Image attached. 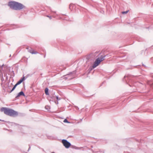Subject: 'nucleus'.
Masks as SVG:
<instances>
[{"mask_svg":"<svg viewBox=\"0 0 153 153\" xmlns=\"http://www.w3.org/2000/svg\"><path fill=\"white\" fill-rule=\"evenodd\" d=\"M8 5L10 8L16 10H20L25 7V6L21 3L14 1L9 2Z\"/></svg>","mask_w":153,"mask_h":153,"instance_id":"f257e3e1","label":"nucleus"},{"mask_svg":"<svg viewBox=\"0 0 153 153\" xmlns=\"http://www.w3.org/2000/svg\"><path fill=\"white\" fill-rule=\"evenodd\" d=\"M1 110L2 112L3 111L4 113L8 116L15 117L18 115V113L13 109L6 107H2Z\"/></svg>","mask_w":153,"mask_h":153,"instance_id":"f03ea898","label":"nucleus"},{"mask_svg":"<svg viewBox=\"0 0 153 153\" xmlns=\"http://www.w3.org/2000/svg\"><path fill=\"white\" fill-rule=\"evenodd\" d=\"M106 56H101L100 59H99V58H97L94 62V63L93 65V68H95L96 66H98L100 63L104 59V58Z\"/></svg>","mask_w":153,"mask_h":153,"instance_id":"7ed1b4c3","label":"nucleus"},{"mask_svg":"<svg viewBox=\"0 0 153 153\" xmlns=\"http://www.w3.org/2000/svg\"><path fill=\"white\" fill-rule=\"evenodd\" d=\"M62 143H63L64 146L66 148H68L71 146V143L68 141L67 140L63 139L62 140Z\"/></svg>","mask_w":153,"mask_h":153,"instance_id":"20e7f679","label":"nucleus"},{"mask_svg":"<svg viewBox=\"0 0 153 153\" xmlns=\"http://www.w3.org/2000/svg\"><path fill=\"white\" fill-rule=\"evenodd\" d=\"M75 73V72L74 71L72 72H71L70 74H69L66 75H65V76H67L65 77V79H68V80L71 79L73 78V77L71 76V75Z\"/></svg>","mask_w":153,"mask_h":153,"instance_id":"39448f33","label":"nucleus"},{"mask_svg":"<svg viewBox=\"0 0 153 153\" xmlns=\"http://www.w3.org/2000/svg\"><path fill=\"white\" fill-rule=\"evenodd\" d=\"M53 100H54L55 103L57 104L58 103V101L61 100V98L58 97V96H53L51 97Z\"/></svg>","mask_w":153,"mask_h":153,"instance_id":"423d86ee","label":"nucleus"},{"mask_svg":"<svg viewBox=\"0 0 153 153\" xmlns=\"http://www.w3.org/2000/svg\"><path fill=\"white\" fill-rule=\"evenodd\" d=\"M26 49L28 50V51L32 54H36L38 53L36 51H34L31 48L30 49L29 48H27Z\"/></svg>","mask_w":153,"mask_h":153,"instance_id":"0eeeda50","label":"nucleus"},{"mask_svg":"<svg viewBox=\"0 0 153 153\" xmlns=\"http://www.w3.org/2000/svg\"><path fill=\"white\" fill-rule=\"evenodd\" d=\"M20 96H25V94L24 93V92L22 91H21L20 92H19L17 95L16 97V98H17V97H19Z\"/></svg>","mask_w":153,"mask_h":153,"instance_id":"6e6552de","label":"nucleus"},{"mask_svg":"<svg viewBox=\"0 0 153 153\" xmlns=\"http://www.w3.org/2000/svg\"><path fill=\"white\" fill-rule=\"evenodd\" d=\"M45 93L46 95H49V93L48 92V89L47 88L45 89Z\"/></svg>","mask_w":153,"mask_h":153,"instance_id":"1a4fd4ad","label":"nucleus"},{"mask_svg":"<svg viewBox=\"0 0 153 153\" xmlns=\"http://www.w3.org/2000/svg\"><path fill=\"white\" fill-rule=\"evenodd\" d=\"M18 85H17V84H16L14 86V87H13V88H12V90H11V91H10V92H12V91H13L15 89V88H16V87Z\"/></svg>","mask_w":153,"mask_h":153,"instance_id":"9d476101","label":"nucleus"},{"mask_svg":"<svg viewBox=\"0 0 153 153\" xmlns=\"http://www.w3.org/2000/svg\"><path fill=\"white\" fill-rule=\"evenodd\" d=\"M4 66V65L3 64L1 66H0V71L1 73L3 70V67Z\"/></svg>","mask_w":153,"mask_h":153,"instance_id":"9b49d317","label":"nucleus"},{"mask_svg":"<svg viewBox=\"0 0 153 153\" xmlns=\"http://www.w3.org/2000/svg\"><path fill=\"white\" fill-rule=\"evenodd\" d=\"M83 147H79L76 146H75V149H81L83 148Z\"/></svg>","mask_w":153,"mask_h":153,"instance_id":"f8f14e48","label":"nucleus"},{"mask_svg":"<svg viewBox=\"0 0 153 153\" xmlns=\"http://www.w3.org/2000/svg\"><path fill=\"white\" fill-rule=\"evenodd\" d=\"M22 82V81H21L20 80L16 83V84L17 85H18L20 84Z\"/></svg>","mask_w":153,"mask_h":153,"instance_id":"ddd939ff","label":"nucleus"},{"mask_svg":"<svg viewBox=\"0 0 153 153\" xmlns=\"http://www.w3.org/2000/svg\"><path fill=\"white\" fill-rule=\"evenodd\" d=\"M128 10L126 11H123L122 12V13L123 14H126L128 12Z\"/></svg>","mask_w":153,"mask_h":153,"instance_id":"4468645a","label":"nucleus"},{"mask_svg":"<svg viewBox=\"0 0 153 153\" xmlns=\"http://www.w3.org/2000/svg\"><path fill=\"white\" fill-rule=\"evenodd\" d=\"M22 82L25 80V78L24 76H23L20 79Z\"/></svg>","mask_w":153,"mask_h":153,"instance_id":"2eb2a0df","label":"nucleus"},{"mask_svg":"<svg viewBox=\"0 0 153 153\" xmlns=\"http://www.w3.org/2000/svg\"><path fill=\"white\" fill-rule=\"evenodd\" d=\"M63 122H64V123H69L70 122H69L68 120L65 119L64 120Z\"/></svg>","mask_w":153,"mask_h":153,"instance_id":"dca6fc26","label":"nucleus"},{"mask_svg":"<svg viewBox=\"0 0 153 153\" xmlns=\"http://www.w3.org/2000/svg\"><path fill=\"white\" fill-rule=\"evenodd\" d=\"M45 108L46 109H47L48 110L49 109H50L49 106L48 105L45 106Z\"/></svg>","mask_w":153,"mask_h":153,"instance_id":"f3484780","label":"nucleus"},{"mask_svg":"<svg viewBox=\"0 0 153 153\" xmlns=\"http://www.w3.org/2000/svg\"><path fill=\"white\" fill-rule=\"evenodd\" d=\"M73 6V4H70V5H69V8L70 9H71V7H72Z\"/></svg>","mask_w":153,"mask_h":153,"instance_id":"a211bd4d","label":"nucleus"},{"mask_svg":"<svg viewBox=\"0 0 153 153\" xmlns=\"http://www.w3.org/2000/svg\"><path fill=\"white\" fill-rule=\"evenodd\" d=\"M46 16L48 17L50 19H52L51 17V16H50L48 15H47Z\"/></svg>","mask_w":153,"mask_h":153,"instance_id":"6ab92c4d","label":"nucleus"},{"mask_svg":"<svg viewBox=\"0 0 153 153\" xmlns=\"http://www.w3.org/2000/svg\"><path fill=\"white\" fill-rule=\"evenodd\" d=\"M30 149V146H29V147L28 148V151H29V150Z\"/></svg>","mask_w":153,"mask_h":153,"instance_id":"aec40b11","label":"nucleus"},{"mask_svg":"<svg viewBox=\"0 0 153 153\" xmlns=\"http://www.w3.org/2000/svg\"><path fill=\"white\" fill-rule=\"evenodd\" d=\"M51 12H53V11H51ZM53 12L55 13H56V12H55H55Z\"/></svg>","mask_w":153,"mask_h":153,"instance_id":"412c9836","label":"nucleus"},{"mask_svg":"<svg viewBox=\"0 0 153 153\" xmlns=\"http://www.w3.org/2000/svg\"><path fill=\"white\" fill-rule=\"evenodd\" d=\"M0 121H4L3 120H1V119H0Z\"/></svg>","mask_w":153,"mask_h":153,"instance_id":"4be33fe9","label":"nucleus"},{"mask_svg":"<svg viewBox=\"0 0 153 153\" xmlns=\"http://www.w3.org/2000/svg\"><path fill=\"white\" fill-rule=\"evenodd\" d=\"M11 56V55H10V57Z\"/></svg>","mask_w":153,"mask_h":153,"instance_id":"5701e85b","label":"nucleus"},{"mask_svg":"<svg viewBox=\"0 0 153 153\" xmlns=\"http://www.w3.org/2000/svg\"><path fill=\"white\" fill-rule=\"evenodd\" d=\"M45 56H44V57L45 58Z\"/></svg>","mask_w":153,"mask_h":153,"instance_id":"b1692460","label":"nucleus"},{"mask_svg":"<svg viewBox=\"0 0 153 153\" xmlns=\"http://www.w3.org/2000/svg\"><path fill=\"white\" fill-rule=\"evenodd\" d=\"M54 153V152H52V153Z\"/></svg>","mask_w":153,"mask_h":153,"instance_id":"393cba45","label":"nucleus"},{"mask_svg":"<svg viewBox=\"0 0 153 153\" xmlns=\"http://www.w3.org/2000/svg\"><path fill=\"white\" fill-rule=\"evenodd\" d=\"M126 77V76H125L124 77Z\"/></svg>","mask_w":153,"mask_h":153,"instance_id":"a878e982","label":"nucleus"}]
</instances>
